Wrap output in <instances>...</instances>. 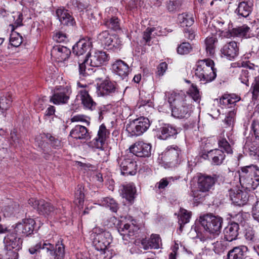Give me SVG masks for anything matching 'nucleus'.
<instances>
[{"instance_id": "f257e3e1", "label": "nucleus", "mask_w": 259, "mask_h": 259, "mask_svg": "<svg viewBox=\"0 0 259 259\" xmlns=\"http://www.w3.org/2000/svg\"><path fill=\"white\" fill-rule=\"evenodd\" d=\"M165 96L171 109V114L178 118H188L192 111V105L183 94L167 92Z\"/></svg>"}, {"instance_id": "f03ea898", "label": "nucleus", "mask_w": 259, "mask_h": 259, "mask_svg": "<svg viewBox=\"0 0 259 259\" xmlns=\"http://www.w3.org/2000/svg\"><path fill=\"white\" fill-rule=\"evenodd\" d=\"M109 57L105 52L96 51L88 55L82 63L78 62L79 74L89 75L96 71V68L105 64Z\"/></svg>"}, {"instance_id": "7ed1b4c3", "label": "nucleus", "mask_w": 259, "mask_h": 259, "mask_svg": "<svg viewBox=\"0 0 259 259\" xmlns=\"http://www.w3.org/2000/svg\"><path fill=\"white\" fill-rule=\"evenodd\" d=\"M43 250L45 252L49 253L51 256L54 257V259H64L65 256V246L62 243V240L58 241L54 245L49 242L47 240L41 241L37 243L34 246H31L29 249L30 254H33L40 250Z\"/></svg>"}, {"instance_id": "20e7f679", "label": "nucleus", "mask_w": 259, "mask_h": 259, "mask_svg": "<svg viewBox=\"0 0 259 259\" xmlns=\"http://www.w3.org/2000/svg\"><path fill=\"white\" fill-rule=\"evenodd\" d=\"M195 69V75L204 83L213 80L217 76L216 70L214 68V62L210 59L200 60L197 61Z\"/></svg>"}, {"instance_id": "39448f33", "label": "nucleus", "mask_w": 259, "mask_h": 259, "mask_svg": "<svg viewBox=\"0 0 259 259\" xmlns=\"http://www.w3.org/2000/svg\"><path fill=\"white\" fill-rule=\"evenodd\" d=\"M199 222L206 232L219 235L222 229L223 219L207 213L199 217Z\"/></svg>"}, {"instance_id": "423d86ee", "label": "nucleus", "mask_w": 259, "mask_h": 259, "mask_svg": "<svg viewBox=\"0 0 259 259\" xmlns=\"http://www.w3.org/2000/svg\"><path fill=\"white\" fill-rule=\"evenodd\" d=\"M150 126L148 118L141 117L130 121L126 126L130 137H137L142 135Z\"/></svg>"}, {"instance_id": "0eeeda50", "label": "nucleus", "mask_w": 259, "mask_h": 259, "mask_svg": "<svg viewBox=\"0 0 259 259\" xmlns=\"http://www.w3.org/2000/svg\"><path fill=\"white\" fill-rule=\"evenodd\" d=\"M97 228L94 229L93 230V232L95 233L93 243L97 250L105 252L112 242L111 235L109 232L102 231L100 233H97Z\"/></svg>"}, {"instance_id": "6e6552de", "label": "nucleus", "mask_w": 259, "mask_h": 259, "mask_svg": "<svg viewBox=\"0 0 259 259\" xmlns=\"http://www.w3.org/2000/svg\"><path fill=\"white\" fill-rule=\"evenodd\" d=\"M28 204L34 208L37 209L39 214L44 215H50L57 213V210L50 203L45 201L44 200H37L31 198L28 200Z\"/></svg>"}, {"instance_id": "1a4fd4ad", "label": "nucleus", "mask_w": 259, "mask_h": 259, "mask_svg": "<svg viewBox=\"0 0 259 259\" xmlns=\"http://www.w3.org/2000/svg\"><path fill=\"white\" fill-rule=\"evenodd\" d=\"M35 224V222L32 219H23L21 222L16 224L15 232L21 236H28L33 233Z\"/></svg>"}, {"instance_id": "9d476101", "label": "nucleus", "mask_w": 259, "mask_h": 259, "mask_svg": "<svg viewBox=\"0 0 259 259\" xmlns=\"http://www.w3.org/2000/svg\"><path fill=\"white\" fill-rule=\"evenodd\" d=\"M117 160L122 175H135L136 174L137 164L133 159L122 157Z\"/></svg>"}, {"instance_id": "9b49d317", "label": "nucleus", "mask_w": 259, "mask_h": 259, "mask_svg": "<svg viewBox=\"0 0 259 259\" xmlns=\"http://www.w3.org/2000/svg\"><path fill=\"white\" fill-rule=\"evenodd\" d=\"M229 195L232 203L237 206H243L248 201L249 195L246 191L237 188L231 189L229 191Z\"/></svg>"}, {"instance_id": "f8f14e48", "label": "nucleus", "mask_w": 259, "mask_h": 259, "mask_svg": "<svg viewBox=\"0 0 259 259\" xmlns=\"http://www.w3.org/2000/svg\"><path fill=\"white\" fill-rule=\"evenodd\" d=\"M232 24L229 23L227 28L223 27L221 28L222 33H224L225 37L230 38L231 37L245 36L250 30V28L246 25L237 28H232Z\"/></svg>"}, {"instance_id": "ddd939ff", "label": "nucleus", "mask_w": 259, "mask_h": 259, "mask_svg": "<svg viewBox=\"0 0 259 259\" xmlns=\"http://www.w3.org/2000/svg\"><path fill=\"white\" fill-rule=\"evenodd\" d=\"M109 135V132L103 124L99 127L97 136L90 143V146L103 150V145Z\"/></svg>"}, {"instance_id": "4468645a", "label": "nucleus", "mask_w": 259, "mask_h": 259, "mask_svg": "<svg viewBox=\"0 0 259 259\" xmlns=\"http://www.w3.org/2000/svg\"><path fill=\"white\" fill-rule=\"evenodd\" d=\"M181 156V150L176 145L168 146L164 153L165 160L171 163L172 166H175L179 163Z\"/></svg>"}, {"instance_id": "2eb2a0df", "label": "nucleus", "mask_w": 259, "mask_h": 259, "mask_svg": "<svg viewBox=\"0 0 259 259\" xmlns=\"http://www.w3.org/2000/svg\"><path fill=\"white\" fill-rule=\"evenodd\" d=\"M217 180L216 175L208 176L202 175L198 180V188L199 191L206 193L208 192L213 186Z\"/></svg>"}, {"instance_id": "dca6fc26", "label": "nucleus", "mask_w": 259, "mask_h": 259, "mask_svg": "<svg viewBox=\"0 0 259 259\" xmlns=\"http://www.w3.org/2000/svg\"><path fill=\"white\" fill-rule=\"evenodd\" d=\"M70 98L69 90L66 88L56 89L50 101L56 105L66 104Z\"/></svg>"}, {"instance_id": "f3484780", "label": "nucleus", "mask_w": 259, "mask_h": 259, "mask_svg": "<svg viewBox=\"0 0 259 259\" xmlns=\"http://www.w3.org/2000/svg\"><path fill=\"white\" fill-rule=\"evenodd\" d=\"M130 150L138 157H149L151 155V146L150 144L139 142L131 146Z\"/></svg>"}, {"instance_id": "a211bd4d", "label": "nucleus", "mask_w": 259, "mask_h": 259, "mask_svg": "<svg viewBox=\"0 0 259 259\" xmlns=\"http://www.w3.org/2000/svg\"><path fill=\"white\" fill-rule=\"evenodd\" d=\"M116 92V83L108 80H104L97 88L98 96L112 95Z\"/></svg>"}, {"instance_id": "6ab92c4d", "label": "nucleus", "mask_w": 259, "mask_h": 259, "mask_svg": "<svg viewBox=\"0 0 259 259\" xmlns=\"http://www.w3.org/2000/svg\"><path fill=\"white\" fill-rule=\"evenodd\" d=\"M222 54L229 60H232L237 56L239 53V47L235 41L226 43L221 49Z\"/></svg>"}, {"instance_id": "aec40b11", "label": "nucleus", "mask_w": 259, "mask_h": 259, "mask_svg": "<svg viewBox=\"0 0 259 259\" xmlns=\"http://www.w3.org/2000/svg\"><path fill=\"white\" fill-rule=\"evenodd\" d=\"M16 233H10L4 238L5 247L7 248L21 249L23 240Z\"/></svg>"}, {"instance_id": "412c9836", "label": "nucleus", "mask_w": 259, "mask_h": 259, "mask_svg": "<svg viewBox=\"0 0 259 259\" xmlns=\"http://www.w3.org/2000/svg\"><path fill=\"white\" fill-rule=\"evenodd\" d=\"M78 98L81 101V103L84 107L93 110L95 109L96 103L93 101L89 94V91L85 89H82L79 91Z\"/></svg>"}, {"instance_id": "4be33fe9", "label": "nucleus", "mask_w": 259, "mask_h": 259, "mask_svg": "<svg viewBox=\"0 0 259 259\" xmlns=\"http://www.w3.org/2000/svg\"><path fill=\"white\" fill-rule=\"evenodd\" d=\"M56 14L60 23L64 25L73 26L75 23L74 19L67 10L64 8L58 9Z\"/></svg>"}, {"instance_id": "5701e85b", "label": "nucleus", "mask_w": 259, "mask_h": 259, "mask_svg": "<svg viewBox=\"0 0 259 259\" xmlns=\"http://www.w3.org/2000/svg\"><path fill=\"white\" fill-rule=\"evenodd\" d=\"M51 54L57 58L59 61H65L69 58L71 51L66 47L59 46L53 47Z\"/></svg>"}, {"instance_id": "b1692460", "label": "nucleus", "mask_w": 259, "mask_h": 259, "mask_svg": "<svg viewBox=\"0 0 259 259\" xmlns=\"http://www.w3.org/2000/svg\"><path fill=\"white\" fill-rule=\"evenodd\" d=\"M114 72L122 79H124L129 72L128 65L121 60L116 61L112 65Z\"/></svg>"}, {"instance_id": "393cba45", "label": "nucleus", "mask_w": 259, "mask_h": 259, "mask_svg": "<svg viewBox=\"0 0 259 259\" xmlns=\"http://www.w3.org/2000/svg\"><path fill=\"white\" fill-rule=\"evenodd\" d=\"M239 225L236 223H232L226 227L224 230L225 238L231 242L235 240L238 235Z\"/></svg>"}, {"instance_id": "a878e982", "label": "nucleus", "mask_w": 259, "mask_h": 259, "mask_svg": "<svg viewBox=\"0 0 259 259\" xmlns=\"http://www.w3.org/2000/svg\"><path fill=\"white\" fill-rule=\"evenodd\" d=\"M91 42L85 39H80L73 47V54L79 56L83 55L90 48Z\"/></svg>"}, {"instance_id": "bb28decb", "label": "nucleus", "mask_w": 259, "mask_h": 259, "mask_svg": "<svg viewBox=\"0 0 259 259\" xmlns=\"http://www.w3.org/2000/svg\"><path fill=\"white\" fill-rule=\"evenodd\" d=\"M143 248L146 250L150 248L158 249L161 244V239L158 235L152 234L147 242L146 240L143 239L141 241Z\"/></svg>"}, {"instance_id": "cd10ccee", "label": "nucleus", "mask_w": 259, "mask_h": 259, "mask_svg": "<svg viewBox=\"0 0 259 259\" xmlns=\"http://www.w3.org/2000/svg\"><path fill=\"white\" fill-rule=\"evenodd\" d=\"M207 157L208 159L212 160L213 164L218 165L223 163L225 155L222 150L215 149L209 151L207 154Z\"/></svg>"}, {"instance_id": "c85d7f7f", "label": "nucleus", "mask_w": 259, "mask_h": 259, "mask_svg": "<svg viewBox=\"0 0 259 259\" xmlns=\"http://www.w3.org/2000/svg\"><path fill=\"white\" fill-rule=\"evenodd\" d=\"M139 228L138 226L135 225L133 223L132 224H125L119 227L118 228V232L123 237L127 236L128 237L133 236L135 233L138 231Z\"/></svg>"}, {"instance_id": "c756f323", "label": "nucleus", "mask_w": 259, "mask_h": 259, "mask_svg": "<svg viewBox=\"0 0 259 259\" xmlns=\"http://www.w3.org/2000/svg\"><path fill=\"white\" fill-rule=\"evenodd\" d=\"M239 181L241 184L247 189H254L258 184L255 183L252 176H249L248 173L244 171L243 168L239 175Z\"/></svg>"}, {"instance_id": "7c9ffc66", "label": "nucleus", "mask_w": 259, "mask_h": 259, "mask_svg": "<svg viewBox=\"0 0 259 259\" xmlns=\"http://www.w3.org/2000/svg\"><path fill=\"white\" fill-rule=\"evenodd\" d=\"M70 136L76 139H85L89 136L88 131L84 126L76 125L70 131Z\"/></svg>"}, {"instance_id": "2f4dec72", "label": "nucleus", "mask_w": 259, "mask_h": 259, "mask_svg": "<svg viewBox=\"0 0 259 259\" xmlns=\"http://www.w3.org/2000/svg\"><path fill=\"white\" fill-rule=\"evenodd\" d=\"M252 4L251 3L247 2H240L235 10V13L239 16L246 18L252 11Z\"/></svg>"}, {"instance_id": "473e14b6", "label": "nucleus", "mask_w": 259, "mask_h": 259, "mask_svg": "<svg viewBox=\"0 0 259 259\" xmlns=\"http://www.w3.org/2000/svg\"><path fill=\"white\" fill-rule=\"evenodd\" d=\"M248 250L246 246L242 245L235 247L227 254L228 259H243L244 253Z\"/></svg>"}, {"instance_id": "72a5a7b5", "label": "nucleus", "mask_w": 259, "mask_h": 259, "mask_svg": "<svg viewBox=\"0 0 259 259\" xmlns=\"http://www.w3.org/2000/svg\"><path fill=\"white\" fill-rule=\"evenodd\" d=\"M121 190V194L123 198H125L130 202L134 200L136 190L135 187L133 184H128L123 186Z\"/></svg>"}, {"instance_id": "f704fd0d", "label": "nucleus", "mask_w": 259, "mask_h": 259, "mask_svg": "<svg viewBox=\"0 0 259 259\" xmlns=\"http://www.w3.org/2000/svg\"><path fill=\"white\" fill-rule=\"evenodd\" d=\"M104 24L108 28L117 31L121 29V20L117 16H111L105 20Z\"/></svg>"}, {"instance_id": "c9c22d12", "label": "nucleus", "mask_w": 259, "mask_h": 259, "mask_svg": "<svg viewBox=\"0 0 259 259\" xmlns=\"http://www.w3.org/2000/svg\"><path fill=\"white\" fill-rule=\"evenodd\" d=\"M12 102V96L9 93H7L0 97V111L4 116H6V115L4 114V111L9 109Z\"/></svg>"}, {"instance_id": "e433bc0d", "label": "nucleus", "mask_w": 259, "mask_h": 259, "mask_svg": "<svg viewBox=\"0 0 259 259\" xmlns=\"http://www.w3.org/2000/svg\"><path fill=\"white\" fill-rule=\"evenodd\" d=\"M161 135L160 138L166 140L168 137L174 136L178 134L177 130L173 126L169 124H165L160 128Z\"/></svg>"}, {"instance_id": "4c0bfd02", "label": "nucleus", "mask_w": 259, "mask_h": 259, "mask_svg": "<svg viewBox=\"0 0 259 259\" xmlns=\"http://www.w3.org/2000/svg\"><path fill=\"white\" fill-rule=\"evenodd\" d=\"M178 20L183 26H191L194 22V17L191 13H182L179 15Z\"/></svg>"}, {"instance_id": "58836bf2", "label": "nucleus", "mask_w": 259, "mask_h": 259, "mask_svg": "<svg viewBox=\"0 0 259 259\" xmlns=\"http://www.w3.org/2000/svg\"><path fill=\"white\" fill-rule=\"evenodd\" d=\"M218 41L217 38L212 36L207 37L205 40L206 51L209 56H212L215 53V44Z\"/></svg>"}, {"instance_id": "ea45409f", "label": "nucleus", "mask_w": 259, "mask_h": 259, "mask_svg": "<svg viewBox=\"0 0 259 259\" xmlns=\"http://www.w3.org/2000/svg\"><path fill=\"white\" fill-rule=\"evenodd\" d=\"M191 216V212L187 210L181 208L180 214L179 218V224L180 225V230L182 231L184 225L190 221Z\"/></svg>"}, {"instance_id": "a19ab883", "label": "nucleus", "mask_w": 259, "mask_h": 259, "mask_svg": "<svg viewBox=\"0 0 259 259\" xmlns=\"http://www.w3.org/2000/svg\"><path fill=\"white\" fill-rule=\"evenodd\" d=\"M112 35H110L108 31L105 30L98 35V40L105 47L110 46Z\"/></svg>"}, {"instance_id": "79ce46f5", "label": "nucleus", "mask_w": 259, "mask_h": 259, "mask_svg": "<svg viewBox=\"0 0 259 259\" xmlns=\"http://www.w3.org/2000/svg\"><path fill=\"white\" fill-rule=\"evenodd\" d=\"M224 132L223 131L219 138L218 144L219 147L223 148L226 153L231 154L232 153V149L230 144L224 137Z\"/></svg>"}, {"instance_id": "37998d69", "label": "nucleus", "mask_w": 259, "mask_h": 259, "mask_svg": "<svg viewBox=\"0 0 259 259\" xmlns=\"http://www.w3.org/2000/svg\"><path fill=\"white\" fill-rule=\"evenodd\" d=\"M181 6V0H170L166 3V9L170 13H174L179 11Z\"/></svg>"}, {"instance_id": "c03bdc74", "label": "nucleus", "mask_w": 259, "mask_h": 259, "mask_svg": "<svg viewBox=\"0 0 259 259\" xmlns=\"http://www.w3.org/2000/svg\"><path fill=\"white\" fill-rule=\"evenodd\" d=\"M101 203L102 205L109 207L113 212H116L118 208V204L115 200L110 197L103 198L101 200Z\"/></svg>"}, {"instance_id": "a18cd8bd", "label": "nucleus", "mask_w": 259, "mask_h": 259, "mask_svg": "<svg viewBox=\"0 0 259 259\" xmlns=\"http://www.w3.org/2000/svg\"><path fill=\"white\" fill-rule=\"evenodd\" d=\"M20 249L7 248L5 247L3 252L4 259H17L18 257V251Z\"/></svg>"}, {"instance_id": "49530a36", "label": "nucleus", "mask_w": 259, "mask_h": 259, "mask_svg": "<svg viewBox=\"0 0 259 259\" xmlns=\"http://www.w3.org/2000/svg\"><path fill=\"white\" fill-rule=\"evenodd\" d=\"M244 171L248 173L249 176L254 177V180L258 183L259 181V169L256 165H250L243 167Z\"/></svg>"}, {"instance_id": "de8ad7c7", "label": "nucleus", "mask_w": 259, "mask_h": 259, "mask_svg": "<svg viewBox=\"0 0 259 259\" xmlns=\"http://www.w3.org/2000/svg\"><path fill=\"white\" fill-rule=\"evenodd\" d=\"M84 188L82 186H78L77 189L75 192L74 202L76 205H82L84 198V194L83 192Z\"/></svg>"}, {"instance_id": "09e8293b", "label": "nucleus", "mask_w": 259, "mask_h": 259, "mask_svg": "<svg viewBox=\"0 0 259 259\" xmlns=\"http://www.w3.org/2000/svg\"><path fill=\"white\" fill-rule=\"evenodd\" d=\"M19 209V205L15 202L11 205H9L5 207L4 208V214L7 217H10L11 215L14 214L18 212Z\"/></svg>"}, {"instance_id": "8fccbe9b", "label": "nucleus", "mask_w": 259, "mask_h": 259, "mask_svg": "<svg viewBox=\"0 0 259 259\" xmlns=\"http://www.w3.org/2000/svg\"><path fill=\"white\" fill-rule=\"evenodd\" d=\"M248 147L249 155L254 160L259 159V148L254 143H251L249 145H246Z\"/></svg>"}, {"instance_id": "3c124183", "label": "nucleus", "mask_w": 259, "mask_h": 259, "mask_svg": "<svg viewBox=\"0 0 259 259\" xmlns=\"http://www.w3.org/2000/svg\"><path fill=\"white\" fill-rule=\"evenodd\" d=\"M55 107L54 106L50 105L46 109L45 114L44 118L46 120H49V122H51L54 120L55 118H57V116L55 115Z\"/></svg>"}, {"instance_id": "603ef678", "label": "nucleus", "mask_w": 259, "mask_h": 259, "mask_svg": "<svg viewBox=\"0 0 259 259\" xmlns=\"http://www.w3.org/2000/svg\"><path fill=\"white\" fill-rule=\"evenodd\" d=\"M22 42V37L16 32H13L10 37V44L15 47H19Z\"/></svg>"}, {"instance_id": "864d4df0", "label": "nucleus", "mask_w": 259, "mask_h": 259, "mask_svg": "<svg viewBox=\"0 0 259 259\" xmlns=\"http://www.w3.org/2000/svg\"><path fill=\"white\" fill-rule=\"evenodd\" d=\"M111 40L110 46L108 47H110V49L114 48L116 50H120L123 45V41L121 38L118 35H112Z\"/></svg>"}, {"instance_id": "5fc2aeb1", "label": "nucleus", "mask_w": 259, "mask_h": 259, "mask_svg": "<svg viewBox=\"0 0 259 259\" xmlns=\"http://www.w3.org/2000/svg\"><path fill=\"white\" fill-rule=\"evenodd\" d=\"M192 48L188 42H183L177 48V52L179 54L185 55L188 54Z\"/></svg>"}, {"instance_id": "6e6d98bb", "label": "nucleus", "mask_w": 259, "mask_h": 259, "mask_svg": "<svg viewBox=\"0 0 259 259\" xmlns=\"http://www.w3.org/2000/svg\"><path fill=\"white\" fill-rule=\"evenodd\" d=\"M189 93L192 98L195 102H199L200 100V95L196 85L192 84L189 90Z\"/></svg>"}, {"instance_id": "4d7b16f0", "label": "nucleus", "mask_w": 259, "mask_h": 259, "mask_svg": "<svg viewBox=\"0 0 259 259\" xmlns=\"http://www.w3.org/2000/svg\"><path fill=\"white\" fill-rule=\"evenodd\" d=\"M44 136L49 140L50 144L54 148H59L61 147V143L59 140L49 134L44 135Z\"/></svg>"}, {"instance_id": "13d9d810", "label": "nucleus", "mask_w": 259, "mask_h": 259, "mask_svg": "<svg viewBox=\"0 0 259 259\" xmlns=\"http://www.w3.org/2000/svg\"><path fill=\"white\" fill-rule=\"evenodd\" d=\"M236 116V111L234 110L228 112L226 118L225 122L228 126H231L233 124L235 117Z\"/></svg>"}, {"instance_id": "bf43d9fd", "label": "nucleus", "mask_w": 259, "mask_h": 259, "mask_svg": "<svg viewBox=\"0 0 259 259\" xmlns=\"http://www.w3.org/2000/svg\"><path fill=\"white\" fill-rule=\"evenodd\" d=\"M249 72L246 69H242L240 73L239 79L242 83L248 85V78Z\"/></svg>"}, {"instance_id": "052dcab7", "label": "nucleus", "mask_w": 259, "mask_h": 259, "mask_svg": "<svg viewBox=\"0 0 259 259\" xmlns=\"http://www.w3.org/2000/svg\"><path fill=\"white\" fill-rule=\"evenodd\" d=\"M36 140V142L38 146L40 147L43 150V153L44 154L43 156L46 159H48L49 158L50 154H47V153L49 152V150L46 148V146H48L47 143L41 142V141L39 142V138H37Z\"/></svg>"}, {"instance_id": "680f3d73", "label": "nucleus", "mask_w": 259, "mask_h": 259, "mask_svg": "<svg viewBox=\"0 0 259 259\" xmlns=\"http://www.w3.org/2000/svg\"><path fill=\"white\" fill-rule=\"evenodd\" d=\"M167 69V64L165 62L161 63L157 68L156 74L159 76H162Z\"/></svg>"}, {"instance_id": "e2e57ef3", "label": "nucleus", "mask_w": 259, "mask_h": 259, "mask_svg": "<svg viewBox=\"0 0 259 259\" xmlns=\"http://www.w3.org/2000/svg\"><path fill=\"white\" fill-rule=\"evenodd\" d=\"M154 28H147L144 32L143 39L146 41V43H149L151 40V34L154 30Z\"/></svg>"}, {"instance_id": "0e129e2a", "label": "nucleus", "mask_w": 259, "mask_h": 259, "mask_svg": "<svg viewBox=\"0 0 259 259\" xmlns=\"http://www.w3.org/2000/svg\"><path fill=\"white\" fill-rule=\"evenodd\" d=\"M225 248V244H223L221 241H217L214 244V250L217 253L219 254L223 252Z\"/></svg>"}, {"instance_id": "69168bd1", "label": "nucleus", "mask_w": 259, "mask_h": 259, "mask_svg": "<svg viewBox=\"0 0 259 259\" xmlns=\"http://www.w3.org/2000/svg\"><path fill=\"white\" fill-rule=\"evenodd\" d=\"M251 128L256 139L259 140V122L253 121L251 123Z\"/></svg>"}, {"instance_id": "338daca9", "label": "nucleus", "mask_w": 259, "mask_h": 259, "mask_svg": "<svg viewBox=\"0 0 259 259\" xmlns=\"http://www.w3.org/2000/svg\"><path fill=\"white\" fill-rule=\"evenodd\" d=\"M252 216L255 220L259 222V201L256 203L253 208Z\"/></svg>"}, {"instance_id": "774afa93", "label": "nucleus", "mask_w": 259, "mask_h": 259, "mask_svg": "<svg viewBox=\"0 0 259 259\" xmlns=\"http://www.w3.org/2000/svg\"><path fill=\"white\" fill-rule=\"evenodd\" d=\"M256 82L253 84L252 88V94L253 96L257 95L259 92V76H257L255 79Z\"/></svg>"}]
</instances>
